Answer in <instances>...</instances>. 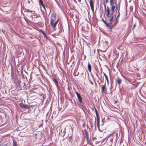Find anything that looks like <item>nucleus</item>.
<instances>
[{
    "label": "nucleus",
    "mask_w": 146,
    "mask_h": 146,
    "mask_svg": "<svg viewBox=\"0 0 146 146\" xmlns=\"http://www.w3.org/2000/svg\"><path fill=\"white\" fill-rule=\"evenodd\" d=\"M107 12L106 15L109 19V22H112L113 21H115V19L116 18V15L115 14H114V13H113V12L110 13V9L108 6L107 7Z\"/></svg>",
    "instance_id": "obj_1"
},
{
    "label": "nucleus",
    "mask_w": 146,
    "mask_h": 146,
    "mask_svg": "<svg viewBox=\"0 0 146 146\" xmlns=\"http://www.w3.org/2000/svg\"><path fill=\"white\" fill-rule=\"evenodd\" d=\"M20 106L23 109H29L31 108V106L28 105H25L23 103H20L19 104Z\"/></svg>",
    "instance_id": "obj_2"
},
{
    "label": "nucleus",
    "mask_w": 146,
    "mask_h": 146,
    "mask_svg": "<svg viewBox=\"0 0 146 146\" xmlns=\"http://www.w3.org/2000/svg\"><path fill=\"white\" fill-rule=\"evenodd\" d=\"M75 92L77 95V98L79 102L81 103H82L83 101L80 94L77 92Z\"/></svg>",
    "instance_id": "obj_3"
},
{
    "label": "nucleus",
    "mask_w": 146,
    "mask_h": 146,
    "mask_svg": "<svg viewBox=\"0 0 146 146\" xmlns=\"http://www.w3.org/2000/svg\"><path fill=\"white\" fill-rule=\"evenodd\" d=\"M112 22H110L109 23H107L106 24V25L110 29H111L113 27H114V25H115L114 24V25L112 23Z\"/></svg>",
    "instance_id": "obj_4"
},
{
    "label": "nucleus",
    "mask_w": 146,
    "mask_h": 146,
    "mask_svg": "<svg viewBox=\"0 0 146 146\" xmlns=\"http://www.w3.org/2000/svg\"><path fill=\"white\" fill-rule=\"evenodd\" d=\"M119 11V9H118V15L117 16V17H116V19H115V21H116L115 23V25H116L117 24V19L120 16V13Z\"/></svg>",
    "instance_id": "obj_5"
},
{
    "label": "nucleus",
    "mask_w": 146,
    "mask_h": 146,
    "mask_svg": "<svg viewBox=\"0 0 146 146\" xmlns=\"http://www.w3.org/2000/svg\"><path fill=\"white\" fill-rule=\"evenodd\" d=\"M115 81L118 85H120L121 84L122 80L119 77L117 76V79L115 80Z\"/></svg>",
    "instance_id": "obj_6"
},
{
    "label": "nucleus",
    "mask_w": 146,
    "mask_h": 146,
    "mask_svg": "<svg viewBox=\"0 0 146 146\" xmlns=\"http://www.w3.org/2000/svg\"><path fill=\"white\" fill-rule=\"evenodd\" d=\"M58 21V19L57 21H56L55 22L53 23L52 25L51 26L52 27V28H54L55 27L56 25H57Z\"/></svg>",
    "instance_id": "obj_7"
},
{
    "label": "nucleus",
    "mask_w": 146,
    "mask_h": 146,
    "mask_svg": "<svg viewBox=\"0 0 146 146\" xmlns=\"http://www.w3.org/2000/svg\"><path fill=\"white\" fill-rule=\"evenodd\" d=\"M53 80V82H54V83L55 84L56 86L57 87V88H58V81L55 78H54Z\"/></svg>",
    "instance_id": "obj_8"
},
{
    "label": "nucleus",
    "mask_w": 146,
    "mask_h": 146,
    "mask_svg": "<svg viewBox=\"0 0 146 146\" xmlns=\"http://www.w3.org/2000/svg\"><path fill=\"white\" fill-rule=\"evenodd\" d=\"M88 68L89 71L91 72V66L89 62H88Z\"/></svg>",
    "instance_id": "obj_9"
},
{
    "label": "nucleus",
    "mask_w": 146,
    "mask_h": 146,
    "mask_svg": "<svg viewBox=\"0 0 146 146\" xmlns=\"http://www.w3.org/2000/svg\"><path fill=\"white\" fill-rule=\"evenodd\" d=\"M12 146H18L17 141L15 140H13V143Z\"/></svg>",
    "instance_id": "obj_10"
},
{
    "label": "nucleus",
    "mask_w": 146,
    "mask_h": 146,
    "mask_svg": "<svg viewBox=\"0 0 146 146\" xmlns=\"http://www.w3.org/2000/svg\"><path fill=\"white\" fill-rule=\"evenodd\" d=\"M39 31L40 32H41L42 34L44 35V37L47 38V37L46 36V34L44 31H42V30L41 29H40L39 30Z\"/></svg>",
    "instance_id": "obj_11"
},
{
    "label": "nucleus",
    "mask_w": 146,
    "mask_h": 146,
    "mask_svg": "<svg viewBox=\"0 0 146 146\" xmlns=\"http://www.w3.org/2000/svg\"><path fill=\"white\" fill-rule=\"evenodd\" d=\"M97 119V127H98L99 125H100L99 119L98 117V115L96 116Z\"/></svg>",
    "instance_id": "obj_12"
},
{
    "label": "nucleus",
    "mask_w": 146,
    "mask_h": 146,
    "mask_svg": "<svg viewBox=\"0 0 146 146\" xmlns=\"http://www.w3.org/2000/svg\"><path fill=\"white\" fill-rule=\"evenodd\" d=\"M111 12H113V13H114V11L115 9V6L114 5H111Z\"/></svg>",
    "instance_id": "obj_13"
},
{
    "label": "nucleus",
    "mask_w": 146,
    "mask_h": 146,
    "mask_svg": "<svg viewBox=\"0 0 146 146\" xmlns=\"http://www.w3.org/2000/svg\"><path fill=\"white\" fill-rule=\"evenodd\" d=\"M102 86V93H103V92H104V91L105 89V85H101Z\"/></svg>",
    "instance_id": "obj_14"
},
{
    "label": "nucleus",
    "mask_w": 146,
    "mask_h": 146,
    "mask_svg": "<svg viewBox=\"0 0 146 146\" xmlns=\"http://www.w3.org/2000/svg\"><path fill=\"white\" fill-rule=\"evenodd\" d=\"M86 139L87 140V144H90V141L89 140V139H88V138L87 135H86Z\"/></svg>",
    "instance_id": "obj_15"
},
{
    "label": "nucleus",
    "mask_w": 146,
    "mask_h": 146,
    "mask_svg": "<svg viewBox=\"0 0 146 146\" xmlns=\"http://www.w3.org/2000/svg\"><path fill=\"white\" fill-rule=\"evenodd\" d=\"M104 75L105 77V78L106 79V80H107L108 83V84L109 83V82H108V77L107 75L105 73L103 72Z\"/></svg>",
    "instance_id": "obj_16"
},
{
    "label": "nucleus",
    "mask_w": 146,
    "mask_h": 146,
    "mask_svg": "<svg viewBox=\"0 0 146 146\" xmlns=\"http://www.w3.org/2000/svg\"><path fill=\"white\" fill-rule=\"evenodd\" d=\"M79 72H77V70H75L74 73V75L75 76H76L78 75L79 74Z\"/></svg>",
    "instance_id": "obj_17"
},
{
    "label": "nucleus",
    "mask_w": 146,
    "mask_h": 146,
    "mask_svg": "<svg viewBox=\"0 0 146 146\" xmlns=\"http://www.w3.org/2000/svg\"><path fill=\"white\" fill-rule=\"evenodd\" d=\"M55 18H54V19H51L50 21V25L51 26L53 23L54 22V19Z\"/></svg>",
    "instance_id": "obj_18"
},
{
    "label": "nucleus",
    "mask_w": 146,
    "mask_h": 146,
    "mask_svg": "<svg viewBox=\"0 0 146 146\" xmlns=\"http://www.w3.org/2000/svg\"><path fill=\"white\" fill-rule=\"evenodd\" d=\"M25 12H27L32 13L33 12V11H32V10H30L29 9H27L25 11Z\"/></svg>",
    "instance_id": "obj_19"
},
{
    "label": "nucleus",
    "mask_w": 146,
    "mask_h": 146,
    "mask_svg": "<svg viewBox=\"0 0 146 146\" xmlns=\"http://www.w3.org/2000/svg\"><path fill=\"white\" fill-rule=\"evenodd\" d=\"M89 3L90 6H94L93 3V0H90Z\"/></svg>",
    "instance_id": "obj_20"
},
{
    "label": "nucleus",
    "mask_w": 146,
    "mask_h": 146,
    "mask_svg": "<svg viewBox=\"0 0 146 146\" xmlns=\"http://www.w3.org/2000/svg\"><path fill=\"white\" fill-rule=\"evenodd\" d=\"M39 3L40 5H43L44 4L42 0H39Z\"/></svg>",
    "instance_id": "obj_21"
},
{
    "label": "nucleus",
    "mask_w": 146,
    "mask_h": 146,
    "mask_svg": "<svg viewBox=\"0 0 146 146\" xmlns=\"http://www.w3.org/2000/svg\"><path fill=\"white\" fill-rule=\"evenodd\" d=\"M33 12L34 13H33V14L34 15V16L36 17H38L37 14L35 13V11H33Z\"/></svg>",
    "instance_id": "obj_22"
},
{
    "label": "nucleus",
    "mask_w": 146,
    "mask_h": 146,
    "mask_svg": "<svg viewBox=\"0 0 146 146\" xmlns=\"http://www.w3.org/2000/svg\"><path fill=\"white\" fill-rule=\"evenodd\" d=\"M98 128V130L101 132H102L103 131V130H101L100 128V125H99V126L98 127H97Z\"/></svg>",
    "instance_id": "obj_23"
},
{
    "label": "nucleus",
    "mask_w": 146,
    "mask_h": 146,
    "mask_svg": "<svg viewBox=\"0 0 146 146\" xmlns=\"http://www.w3.org/2000/svg\"><path fill=\"white\" fill-rule=\"evenodd\" d=\"M95 111L96 112V116H97L98 115V114L96 108H95Z\"/></svg>",
    "instance_id": "obj_24"
},
{
    "label": "nucleus",
    "mask_w": 146,
    "mask_h": 146,
    "mask_svg": "<svg viewBox=\"0 0 146 146\" xmlns=\"http://www.w3.org/2000/svg\"><path fill=\"white\" fill-rule=\"evenodd\" d=\"M90 7L92 11L94 12V6H90Z\"/></svg>",
    "instance_id": "obj_25"
},
{
    "label": "nucleus",
    "mask_w": 146,
    "mask_h": 146,
    "mask_svg": "<svg viewBox=\"0 0 146 146\" xmlns=\"http://www.w3.org/2000/svg\"><path fill=\"white\" fill-rule=\"evenodd\" d=\"M41 5L42 6V7H43V8L44 9V10H45V11L46 12V8H45V6H44V4H43V5Z\"/></svg>",
    "instance_id": "obj_26"
},
{
    "label": "nucleus",
    "mask_w": 146,
    "mask_h": 146,
    "mask_svg": "<svg viewBox=\"0 0 146 146\" xmlns=\"http://www.w3.org/2000/svg\"><path fill=\"white\" fill-rule=\"evenodd\" d=\"M110 5L111 6V5H113V1H110Z\"/></svg>",
    "instance_id": "obj_27"
},
{
    "label": "nucleus",
    "mask_w": 146,
    "mask_h": 146,
    "mask_svg": "<svg viewBox=\"0 0 146 146\" xmlns=\"http://www.w3.org/2000/svg\"><path fill=\"white\" fill-rule=\"evenodd\" d=\"M91 76H92V78H93V80L94 81H95L96 79H95L94 78V76L93 75H92V74H91Z\"/></svg>",
    "instance_id": "obj_28"
},
{
    "label": "nucleus",
    "mask_w": 146,
    "mask_h": 146,
    "mask_svg": "<svg viewBox=\"0 0 146 146\" xmlns=\"http://www.w3.org/2000/svg\"><path fill=\"white\" fill-rule=\"evenodd\" d=\"M136 26V24L135 23L134 24L132 28V30H133L135 27Z\"/></svg>",
    "instance_id": "obj_29"
},
{
    "label": "nucleus",
    "mask_w": 146,
    "mask_h": 146,
    "mask_svg": "<svg viewBox=\"0 0 146 146\" xmlns=\"http://www.w3.org/2000/svg\"><path fill=\"white\" fill-rule=\"evenodd\" d=\"M104 8H105V10L106 11V4H105V3H104Z\"/></svg>",
    "instance_id": "obj_30"
},
{
    "label": "nucleus",
    "mask_w": 146,
    "mask_h": 146,
    "mask_svg": "<svg viewBox=\"0 0 146 146\" xmlns=\"http://www.w3.org/2000/svg\"><path fill=\"white\" fill-rule=\"evenodd\" d=\"M65 129H64L63 131V133H64V135H65Z\"/></svg>",
    "instance_id": "obj_31"
},
{
    "label": "nucleus",
    "mask_w": 146,
    "mask_h": 146,
    "mask_svg": "<svg viewBox=\"0 0 146 146\" xmlns=\"http://www.w3.org/2000/svg\"><path fill=\"white\" fill-rule=\"evenodd\" d=\"M103 21L104 23L106 25V24L107 23L104 20H103Z\"/></svg>",
    "instance_id": "obj_32"
},
{
    "label": "nucleus",
    "mask_w": 146,
    "mask_h": 146,
    "mask_svg": "<svg viewBox=\"0 0 146 146\" xmlns=\"http://www.w3.org/2000/svg\"><path fill=\"white\" fill-rule=\"evenodd\" d=\"M109 2L108 0H106V3L107 4Z\"/></svg>",
    "instance_id": "obj_33"
},
{
    "label": "nucleus",
    "mask_w": 146,
    "mask_h": 146,
    "mask_svg": "<svg viewBox=\"0 0 146 146\" xmlns=\"http://www.w3.org/2000/svg\"><path fill=\"white\" fill-rule=\"evenodd\" d=\"M96 76L98 77V78L99 79H100L99 77L98 76V74H97V73H96Z\"/></svg>",
    "instance_id": "obj_34"
},
{
    "label": "nucleus",
    "mask_w": 146,
    "mask_h": 146,
    "mask_svg": "<svg viewBox=\"0 0 146 146\" xmlns=\"http://www.w3.org/2000/svg\"><path fill=\"white\" fill-rule=\"evenodd\" d=\"M31 17L32 19H33V16H32V15H31Z\"/></svg>",
    "instance_id": "obj_35"
},
{
    "label": "nucleus",
    "mask_w": 146,
    "mask_h": 146,
    "mask_svg": "<svg viewBox=\"0 0 146 146\" xmlns=\"http://www.w3.org/2000/svg\"><path fill=\"white\" fill-rule=\"evenodd\" d=\"M1 85L0 84V90L1 89Z\"/></svg>",
    "instance_id": "obj_36"
},
{
    "label": "nucleus",
    "mask_w": 146,
    "mask_h": 146,
    "mask_svg": "<svg viewBox=\"0 0 146 146\" xmlns=\"http://www.w3.org/2000/svg\"><path fill=\"white\" fill-rule=\"evenodd\" d=\"M98 82H99V85H100V83H99V82L98 81Z\"/></svg>",
    "instance_id": "obj_37"
},
{
    "label": "nucleus",
    "mask_w": 146,
    "mask_h": 146,
    "mask_svg": "<svg viewBox=\"0 0 146 146\" xmlns=\"http://www.w3.org/2000/svg\"><path fill=\"white\" fill-rule=\"evenodd\" d=\"M28 2L29 4L30 3V1H28Z\"/></svg>",
    "instance_id": "obj_38"
},
{
    "label": "nucleus",
    "mask_w": 146,
    "mask_h": 146,
    "mask_svg": "<svg viewBox=\"0 0 146 146\" xmlns=\"http://www.w3.org/2000/svg\"><path fill=\"white\" fill-rule=\"evenodd\" d=\"M90 83L92 84H93V83H92V82H90Z\"/></svg>",
    "instance_id": "obj_39"
},
{
    "label": "nucleus",
    "mask_w": 146,
    "mask_h": 146,
    "mask_svg": "<svg viewBox=\"0 0 146 146\" xmlns=\"http://www.w3.org/2000/svg\"><path fill=\"white\" fill-rule=\"evenodd\" d=\"M117 101H115V103H117Z\"/></svg>",
    "instance_id": "obj_40"
},
{
    "label": "nucleus",
    "mask_w": 146,
    "mask_h": 146,
    "mask_svg": "<svg viewBox=\"0 0 146 146\" xmlns=\"http://www.w3.org/2000/svg\"><path fill=\"white\" fill-rule=\"evenodd\" d=\"M110 1H113V0H110Z\"/></svg>",
    "instance_id": "obj_41"
},
{
    "label": "nucleus",
    "mask_w": 146,
    "mask_h": 146,
    "mask_svg": "<svg viewBox=\"0 0 146 146\" xmlns=\"http://www.w3.org/2000/svg\"><path fill=\"white\" fill-rule=\"evenodd\" d=\"M24 84L25 85V83H24Z\"/></svg>",
    "instance_id": "obj_42"
}]
</instances>
